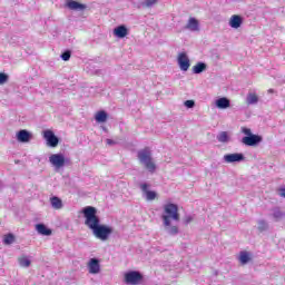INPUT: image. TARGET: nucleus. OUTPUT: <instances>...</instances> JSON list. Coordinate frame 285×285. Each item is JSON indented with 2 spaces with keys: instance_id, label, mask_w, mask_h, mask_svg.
I'll return each instance as SVG.
<instances>
[{
  "instance_id": "obj_1",
  "label": "nucleus",
  "mask_w": 285,
  "mask_h": 285,
  "mask_svg": "<svg viewBox=\"0 0 285 285\" xmlns=\"http://www.w3.org/2000/svg\"><path fill=\"white\" fill-rule=\"evenodd\" d=\"M81 213L85 217V226L91 230L94 237L100 242H108L114 229L111 226L101 224V219L97 216V208L87 206L82 208Z\"/></svg>"
},
{
  "instance_id": "obj_2",
  "label": "nucleus",
  "mask_w": 285,
  "mask_h": 285,
  "mask_svg": "<svg viewBox=\"0 0 285 285\" xmlns=\"http://www.w3.org/2000/svg\"><path fill=\"white\" fill-rule=\"evenodd\" d=\"M137 158L139 160V164L144 166L148 173H155L157 170V165H155V161H153V153L149 148H145L138 151Z\"/></svg>"
},
{
  "instance_id": "obj_3",
  "label": "nucleus",
  "mask_w": 285,
  "mask_h": 285,
  "mask_svg": "<svg viewBox=\"0 0 285 285\" xmlns=\"http://www.w3.org/2000/svg\"><path fill=\"white\" fill-rule=\"evenodd\" d=\"M164 215L161 216L163 225L170 226V219L179 222V207L176 204L169 203L164 206Z\"/></svg>"
},
{
  "instance_id": "obj_4",
  "label": "nucleus",
  "mask_w": 285,
  "mask_h": 285,
  "mask_svg": "<svg viewBox=\"0 0 285 285\" xmlns=\"http://www.w3.org/2000/svg\"><path fill=\"white\" fill-rule=\"evenodd\" d=\"M49 163L56 168V170H59V168H63L66 166V157L63 154H52L49 157Z\"/></svg>"
},
{
  "instance_id": "obj_5",
  "label": "nucleus",
  "mask_w": 285,
  "mask_h": 285,
  "mask_svg": "<svg viewBox=\"0 0 285 285\" xmlns=\"http://www.w3.org/2000/svg\"><path fill=\"white\" fill-rule=\"evenodd\" d=\"M245 159L246 157L242 153L226 154L223 157L225 164H242Z\"/></svg>"
},
{
  "instance_id": "obj_6",
  "label": "nucleus",
  "mask_w": 285,
  "mask_h": 285,
  "mask_svg": "<svg viewBox=\"0 0 285 285\" xmlns=\"http://www.w3.org/2000/svg\"><path fill=\"white\" fill-rule=\"evenodd\" d=\"M141 279H144V276L139 272L131 271L125 274V284L137 285Z\"/></svg>"
},
{
  "instance_id": "obj_7",
  "label": "nucleus",
  "mask_w": 285,
  "mask_h": 285,
  "mask_svg": "<svg viewBox=\"0 0 285 285\" xmlns=\"http://www.w3.org/2000/svg\"><path fill=\"white\" fill-rule=\"evenodd\" d=\"M87 268L90 275H99V273H101V263H99V258H90L87 263Z\"/></svg>"
},
{
  "instance_id": "obj_8",
  "label": "nucleus",
  "mask_w": 285,
  "mask_h": 285,
  "mask_svg": "<svg viewBox=\"0 0 285 285\" xmlns=\"http://www.w3.org/2000/svg\"><path fill=\"white\" fill-rule=\"evenodd\" d=\"M148 188H150L149 184L147 183L140 184V190L142 193V197H145L147 202H155V199H157V193L153 190H148Z\"/></svg>"
},
{
  "instance_id": "obj_9",
  "label": "nucleus",
  "mask_w": 285,
  "mask_h": 285,
  "mask_svg": "<svg viewBox=\"0 0 285 285\" xmlns=\"http://www.w3.org/2000/svg\"><path fill=\"white\" fill-rule=\"evenodd\" d=\"M178 66L183 72H188V68H190V59L186 52H180L177 58Z\"/></svg>"
},
{
  "instance_id": "obj_10",
  "label": "nucleus",
  "mask_w": 285,
  "mask_h": 285,
  "mask_svg": "<svg viewBox=\"0 0 285 285\" xmlns=\"http://www.w3.org/2000/svg\"><path fill=\"white\" fill-rule=\"evenodd\" d=\"M43 138L51 148H57V146H59V138L55 136L52 130L43 131Z\"/></svg>"
},
{
  "instance_id": "obj_11",
  "label": "nucleus",
  "mask_w": 285,
  "mask_h": 285,
  "mask_svg": "<svg viewBox=\"0 0 285 285\" xmlns=\"http://www.w3.org/2000/svg\"><path fill=\"white\" fill-rule=\"evenodd\" d=\"M242 144L245 146H257V144H262V136L252 134V136H245L242 138Z\"/></svg>"
},
{
  "instance_id": "obj_12",
  "label": "nucleus",
  "mask_w": 285,
  "mask_h": 285,
  "mask_svg": "<svg viewBox=\"0 0 285 285\" xmlns=\"http://www.w3.org/2000/svg\"><path fill=\"white\" fill-rule=\"evenodd\" d=\"M32 139V134L26 129H21L17 132V140L20 144H28Z\"/></svg>"
},
{
  "instance_id": "obj_13",
  "label": "nucleus",
  "mask_w": 285,
  "mask_h": 285,
  "mask_svg": "<svg viewBox=\"0 0 285 285\" xmlns=\"http://www.w3.org/2000/svg\"><path fill=\"white\" fill-rule=\"evenodd\" d=\"M66 6L69 8V10H76L77 12H83V10L87 8L86 4L75 0H67Z\"/></svg>"
},
{
  "instance_id": "obj_14",
  "label": "nucleus",
  "mask_w": 285,
  "mask_h": 285,
  "mask_svg": "<svg viewBox=\"0 0 285 285\" xmlns=\"http://www.w3.org/2000/svg\"><path fill=\"white\" fill-rule=\"evenodd\" d=\"M114 35L118 37V39H124L128 37V28H126V26H118L114 29Z\"/></svg>"
},
{
  "instance_id": "obj_15",
  "label": "nucleus",
  "mask_w": 285,
  "mask_h": 285,
  "mask_svg": "<svg viewBox=\"0 0 285 285\" xmlns=\"http://www.w3.org/2000/svg\"><path fill=\"white\" fill-rule=\"evenodd\" d=\"M216 108H219L220 110H226V108H230V100L226 97L218 98L215 101Z\"/></svg>"
},
{
  "instance_id": "obj_16",
  "label": "nucleus",
  "mask_w": 285,
  "mask_h": 285,
  "mask_svg": "<svg viewBox=\"0 0 285 285\" xmlns=\"http://www.w3.org/2000/svg\"><path fill=\"white\" fill-rule=\"evenodd\" d=\"M36 230L39 235H43L45 237H50V235H52V229L48 228L43 224H37Z\"/></svg>"
},
{
  "instance_id": "obj_17",
  "label": "nucleus",
  "mask_w": 285,
  "mask_h": 285,
  "mask_svg": "<svg viewBox=\"0 0 285 285\" xmlns=\"http://www.w3.org/2000/svg\"><path fill=\"white\" fill-rule=\"evenodd\" d=\"M244 22V20L242 19L240 16L234 14L232 16L230 20H229V26L230 28H242V23Z\"/></svg>"
},
{
  "instance_id": "obj_18",
  "label": "nucleus",
  "mask_w": 285,
  "mask_h": 285,
  "mask_svg": "<svg viewBox=\"0 0 285 285\" xmlns=\"http://www.w3.org/2000/svg\"><path fill=\"white\" fill-rule=\"evenodd\" d=\"M186 28L191 32H197V30H199V21H197L195 18H189Z\"/></svg>"
},
{
  "instance_id": "obj_19",
  "label": "nucleus",
  "mask_w": 285,
  "mask_h": 285,
  "mask_svg": "<svg viewBox=\"0 0 285 285\" xmlns=\"http://www.w3.org/2000/svg\"><path fill=\"white\" fill-rule=\"evenodd\" d=\"M95 119L98 124H106V121H108V114L104 110H100L96 114Z\"/></svg>"
},
{
  "instance_id": "obj_20",
  "label": "nucleus",
  "mask_w": 285,
  "mask_h": 285,
  "mask_svg": "<svg viewBox=\"0 0 285 285\" xmlns=\"http://www.w3.org/2000/svg\"><path fill=\"white\" fill-rule=\"evenodd\" d=\"M206 68H207L206 62H197L193 67V72H194V75H202V72H205Z\"/></svg>"
},
{
  "instance_id": "obj_21",
  "label": "nucleus",
  "mask_w": 285,
  "mask_h": 285,
  "mask_svg": "<svg viewBox=\"0 0 285 285\" xmlns=\"http://www.w3.org/2000/svg\"><path fill=\"white\" fill-rule=\"evenodd\" d=\"M259 97L257 95L249 92L246 97V104L247 106H255V104H258Z\"/></svg>"
},
{
  "instance_id": "obj_22",
  "label": "nucleus",
  "mask_w": 285,
  "mask_h": 285,
  "mask_svg": "<svg viewBox=\"0 0 285 285\" xmlns=\"http://www.w3.org/2000/svg\"><path fill=\"white\" fill-rule=\"evenodd\" d=\"M50 202H51L52 208H55L56 210H60V208H63V203L59 197L53 196L51 197Z\"/></svg>"
},
{
  "instance_id": "obj_23",
  "label": "nucleus",
  "mask_w": 285,
  "mask_h": 285,
  "mask_svg": "<svg viewBox=\"0 0 285 285\" xmlns=\"http://www.w3.org/2000/svg\"><path fill=\"white\" fill-rule=\"evenodd\" d=\"M18 264L21 266V268H30V264H32V262L28 258V256H20L18 258Z\"/></svg>"
},
{
  "instance_id": "obj_24",
  "label": "nucleus",
  "mask_w": 285,
  "mask_h": 285,
  "mask_svg": "<svg viewBox=\"0 0 285 285\" xmlns=\"http://www.w3.org/2000/svg\"><path fill=\"white\" fill-rule=\"evenodd\" d=\"M164 226H165V230H166V233H168V235H171V236L179 235V227L170 226V224L164 225Z\"/></svg>"
},
{
  "instance_id": "obj_25",
  "label": "nucleus",
  "mask_w": 285,
  "mask_h": 285,
  "mask_svg": "<svg viewBox=\"0 0 285 285\" xmlns=\"http://www.w3.org/2000/svg\"><path fill=\"white\" fill-rule=\"evenodd\" d=\"M217 141H219L220 144H228V141H230V137H228V132L227 131H222L217 136Z\"/></svg>"
},
{
  "instance_id": "obj_26",
  "label": "nucleus",
  "mask_w": 285,
  "mask_h": 285,
  "mask_svg": "<svg viewBox=\"0 0 285 285\" xmlns=\"http://www.w3.org/2000/svg\"><path fill=\"white\" fill-rule=\"evenodd\" d=\"M3 244L4 246H10L11 244H14V234L9 233L3 236Z\"/></svg>"
},
{
  "instance_id": "obj_27",
  "label": "nucleus",
  "mask_w": 285,
  "mask_h": 285,
  "mask_svg": "<svg viewBox=\"0 0 285 285\" xmlns=\"http://www.w3.org/2000/svg\"><path fill=\"white\" fill-rule=\"evenodd\" d=\"M257 224H258L257 229L259 230V233H264V232L268 230V223L266 220L259 219L257 222Z\"/></svg>"
},
{
  "instance_id": "obj_28",
  "label": "nucleus",
  "mask_w": 285,
  "mask_h": 285,
  "mask_svg": "<svg viewBox=\"0 0 285 285\" xmlns=\"http://www.w3.org/2000/svg\"><path fill=\"white\" fill-rule=\"evenodd\" d=\"M239 262L240 264H248V262H250V256L248 255V252H240Z\"/></svg>"
},
{
  "instance_id": "obj_29",
  "label": "nucleus",
  "mask_w": 285,
  "mask_h": 285,
  "mask_svg": "<svg viewBox=\"0 0 285 285\" xmlns=\"http://www.w3.org/2000/svg\"><path fill=\"white\" fill-rule=\"evenodd\" d=\"M159 0H145L140 3L142 8H153Z\"/></svg>"
},
{
  "instance_id": "obj_30",
  "label": "nucleus",
  "mask_w": 285,
  "mask_h": 285,
  "mask_svg": "<svg viewBox=\"0 0 285 285\" xmlns=\"http://www.w3.org/2000/svg\"><path fill=\"white\" fill-rule=\"evenodd\" d=\"M273 217H274L275 222H279V219H282V217H284V213L282 210H279V208H275L273 210Z\"/></svg>"
},
{
  "instance_id": "obj_31",
  "label": "nucleus",
  "mask_w": 285,
  "mask_h": 285,
  "mask_svg": "<svg viewBox=\"0 0 285 285\" xmlns=\"http://www.w3.org/2000/svg\"><path fill=\"white\" fill-rule=\"evenodd\" d=\"M8 79H10L8 73L0 72V86L8 83Z\"/></svg>"
},
{
  "instance_id": "obj_32",
  "label": "nucleus",
  "mask_w": 285,
  "mask_h": 285,
  "mask_svg": "<svg viewBox=\"0 0 285 285\" xmlns=\"http://www.w3.org/2000/svg\"><path fill=\"white\" fill-rule=\"evenodd\" d=\"M60 57L62 61H70V57H72V53L70 52V50H67L62 52Z\"/></svg>"
},
{
  "instance_id": "obj_33",
  "label": "nucleus",
  "mask_w": 285,
  "mask_h": 285,
  "mask_svg": "<svg viewBox=\"0 0 285 285\" xmlns=\"http://www.w3.org/2000/svg\"><path fill=\"white\" fill-rule=\"evenodd\" d=\"M240 132H243V135H246L245 137H250L253 135V131L250 130V128H247V127H242Z\"/></svg>"
},
{
  "instance_id": "obj_34",
  "label": "nucleus",
  "mask_w": 285,
  "mask_h": 285,
  "mask_svg": "<svg viewBox=\"0 0 285 285\" xmlns=\"http://www.w3.org/2000/svg\"><path fill=\"white\" fill-rule=\"evenodd\" d=\"M184 106H186V108H195V100H186Z\"/></svg>"
},
{
  "instance_id": "obj_35",
  "label": "nucleus",
  "mask_w": 285,
  "mask_h": 285,
  "mask_svg": "<svg viewBox=\"0 0 285 285\" xmlns=\"http://www.w3.org/2000/svg\"><path fill=\"white\" fill-rule=\"evenodd\" d=\"M184 222L186 225L190 224V222H193V216H185Z\"/></svg>"
},
{
  "instance_id": "obj_36",
  "label": "nucleus",
  "mask_w": 285,
  "mask_h": 285,
  "mask_svg": "<svg viewBox=\"0 0 285 285\" xmlns=\"http://www.w3.org/2000/svg\"><path fill=\"white\" fill-rule=\"evenodd\" d=\"M107 144H108V146H115V144H117V142L112 139H107Z\"/></svg>"
},
{
  "instance_id": "obj_37",
  "label": "nucleus",
  "mask_w": 285,
  "mask_h": 285,
  "mask_svg": "<svg viewBox=\"0 0 285 285\" xmlns=\"http://www.w3.org/2000/svg\"><path fill=\"white\" fill-rule=\"evenodd\" d=\"M279 195H281V197H285V188L279 189Z\"/></svg>"
}]
</instances>
